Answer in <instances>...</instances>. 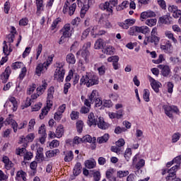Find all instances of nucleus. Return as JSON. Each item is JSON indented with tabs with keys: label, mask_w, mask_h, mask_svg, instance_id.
<instances>
[{
	"label": "nucleus",
	"mask_w": 181,
	"mask_h": 181,
	"mask_svg": "<svg viewBox=\"0 0 181 181\" xmlns=\"http://www.w3.org/2000/svg\"><path fill=\"white\" fill-rule=\"evenodd\" d=\"M98 76L91 73H86L80 79V86H86V87H93L97 86L100 83Z\"/></svg>",
	"instance_id": "nucleus-1"
},
{
	"label": "nucleus",
	"mask_w": 181,
	"mask_h": 181,
	"mask_svg": "<svg viewBox=\"0 0 181 181\" xmlns=\"http://www.w3.org/2000/svg\"><path fill=\"white\" fill-rule=\"evenodd\" d=\"M60 32L62 35L60 37L59 45H63V43H64V40L67 39V37H71L73 33H74V28L71 27L70 23H66L60 30Z\"/></svg>",
	"instance_id": "nucleus-2"
},
{
	"label": "nucleus",
	"mask_w": 181,
	"mask_h": 181,
	"mask_svg": "<svg viewBox=\"0 0 181 181\" xmlns=\"http://www.w3.org/2000/svg\"><path fill=\"white\" fill-rule=\"evenodd\" d=\"M12 115H9V117H7L4 122L5 125H11V127L13 129V132L16 134L18 132V129H23V128H26L28 125L27 121H23L21 123L18 125V122L12 119Z\"/></svg>",
	"instance_id": "nucleus-3"
},
{
	"label": "nucleus",
	"mask_w": 181,
	"mask_h": 181,
	"mask_svg": "<svg viewBox=\"0 0 181 181\" xmlns=\"http://www.w3.org/2000/svg\"><path fill=\"white\" fill-rule=\"evenodd\" d=\"M76 0H66L64 4L62 13L69 16H73L77 8V4L74 3Z\"/></svg>",
	"instance_id": "nucleus-4"
},
{
	"label": "nucleus",
	"mask_w": 181,
	"mask_h": 181,
	"mask_svg": "<svg viewBox=\"0 0 181 181\" xmlns=\"http://www.w3.org/2000/svg\"><path fill=\"white\" fill-rule=\"evenodd\" d=\"M57 69L54 74V78L57 81H63L64 80V74L66 71L64 70V62H56Z\"/></svg>",
	"instance_id": "nucleus-5"
},
{
	"label": "nucleus",
	"mask_w": 181,
	"mask_h": 181,
	"mask_svg": "<svg viewBox=\"0 0 181 181\" xmlns=\"http://www.w3.org/2000/svg\"><path fill=\"white\" fill-rule=\"evenodd\" d=\"M117 5H118V0H110L109 1L100 4L99 8L102 11H106L110 16L112 15V8L117 6Z\"/></svg>",
	"instance_id": "nucleus-6"
},
{
	"label": "nucleus",
	"mask_w": 181,
	"mask_h": 181,
	"mask_svg": "<svg viewBox=\"0 0 181 181\" xmlns=\"http://www.w3.org/2000/svg\"><path fill=\"white\" fill-rule=\"evenodd\" d=\"M163 110H164V112L168 118H173V113L179 115L180 114V110L179 107L176 105H163Z\"/></svg>",
	"instance_id": "nucleus-7"
},
{
	"label": "nucleus",
	"mask_w": 181,
	"mask_h": 181,
	"mask_svg": "<svg viewBox=\"0 0 181 181\" xmlns=\"http://www.w3.org/2000/svg\"><path fill=\"white\" fill-rule=\"evenodd\" d=\"M149 32H151V29H149L148 27L146 25L134 26L130 28L129 35L134 36V35H135V33L146 35V33H149Z\"/></svg>",
	"instance_id": "nucleus-8"
},
{
	"label": "nucleus",
	"mask_w": 181,
	"mask_h": 181,
	"mask_svg": "<svg viewBox=\"0 0 181 181\" xmlns=\"http://www.w3.org/2000/svg\"><path fill=\"white\" fill-rule=\"evenodd\" d=\"M132 165L136 170H141L145 166V160L139 158V154H136L132 159Z\"/></svg>",
	"instance_id": "nucleus-9"
},
{
	"label": "nucleus",
	"mask_w": 181,
	"mask_h": 181,
	"mask_svg": "<svg viewBox=\"0 0 181 181\" xmlns=\"http://www.w3.org/2000/svg\"><path fill=\"white\" fill-rule=\"evenodd\" d=\"M160 49L163 50L164 53L170 54L173 52V46L170 41L163 40L160 44Z\"/></svg>",
	"instance_id": "nucleus-10"
},
{
	"label": "nucleus",
	"mask_w": 181,
	"mask_h": 181,
	"mask_svg": "<svg viewBox=\"0 0 181 181\" xmlns=\"http://www.w3.org/2000/svg\"><path fill=\"white\" fill-rule=\"evenodd\" d=\"M47 88V83L46 81H42V86H40L37 88V93H35L31 95V100H36L38 97H40L42 94L45 93V90Z\"/></svg>",
	"instance_id": "nucleus-11"
},
{
	"label": "nucleus",
	"mask_w": 181,
	"mask_h": 181,
	"mask_svg": "<svg viewBox=\"0 0 181 181\" xmlns=\"http://www.w3.org/2000/svg\"><path fill=\"white\" fill-rule=\"evenodd\" d=\"M135 19L134 18H128L126 19L124 22L118 23L117 25L122 29H129V26H132L135 24Z\"/></svg>",
	"instance_id": "nucleus-12"
},
{
	"label": "nucleus",
	"mask_w": 181,
	"mask_h": 181,
	"mask_svg": "<svg viewBox=\"0 0 181 181\" xmlns=\"http://www.w3.org/2000/svg\"><path fill=\"white\" fill-rule=\"evenodd\" d=\"M158 69L161 70V74L163 77H168V76L172 73L170 71V67L168 65L160 64L158 66Z\"/></svg>",
	"instance_id": "nucleus-13"
},
{
	"label": "nucleus",
	"mask_w": 181,
	"mask_h": 181,
	"mask_svg": "<svg viewBox=\"0 0 181 181\" xmlns=\"http://www.w3.org/2000/svg\"><path fill=\"white\" fill-rule=\"evenodd\" d=\"M1 162L4 164V168L6 170H11L13 168V163L6 156H3Z\"/></svg>",
	"instance_id": "nucleus-14"
},
{
	"label": "nucleus",
	"mask_w": 181,
	"mask_h": 181,
	"mask_svg": "<svg viewBox=\"0 0 181 181\" xmlns=\"http://www.w3.org/2000/svg\"><path fill=\"white\" fill-rule=\"evenodd\" d=\"M35 5L37 7L36 13L37 16H40V15L42 14V12L45 11V4L43 0H35Z\"/></svg>",
	"instance_id": "nucleus-15"
},
{
	"label": "nucleus",
	"mask_w": 181,
	"mask_h": 181,
	"mask_svg": "<svg viewBox=\"0 0 181 181\" xmlns=\"http://www.w3.org/2000/svg\"><path fill=\"white\" fill-rule=\"evenodd\" d=\"M150 83L151 86L154 90L155 93H158L159 91V88H160V86H162V83H160L159 81L155 80L153 78L150 77Z\"/></svg>",
	"instance_id": "nucleus-16"
},
{
	"label": "nucleus",
	"mask_w": 181,
	"mask_h": 181,
	"mask_svg": "<svg viewBox=\"0 0 181 181\" xmlns=\"http://www.w3.org/2000/svg\"><path fill=\"white\" fill-rule=\"evenodd\" d=\"M9 76H11V67L7 66L4 72L0 76V78L3 81V83H6L9 79Z\"/></svg>",
	"instance_id": "nucleus-17"
},
{
	"label": "nucleus",
	"mask_w": 181,
	"mask_h": 181,
	"mask_svg": "<svg viewBox=\"0 0 181 181\" xmlns=\"http://www.w3.org/2000/svg\"><path fill=\"white\" fill-rule=\"evenodd\" d=\"M96 125H98V128L100 129H107V128L110 127V124L105 122L104 121V118L101 117L98 118Z\"/></svg>",
	"instance_id": "nucleus-18"
},
{
	"label": "nucleus",
	"mask_w": 181,
	"mask_h": 181,
	"mask_svg": "<svg viewBox=\"0 0 181 181\" xmlns=\"http://www.w3.org/2000/svg\"><path fill=\"white\" fill-rule=\"evenodd\" d=\"M97 119L94 116V113L90 112L88 116V125L92 127V125H97Z\"/></svg>",
	"instance_id": "nucleus-19"
},
{
	"label": "nucleus",
	"mask_w": 181,
	"mask_h": 181,
	"mask_svg": "<svg viewBox=\"0 0 181 181\" xmlns=\"http://www.w3.org/2000/svg\"><path fill=\"white\" fill-rule=\"evenodd\" d=\"M50 107H52V104L47 103V106L42 110V112L39 115L40 119H43L45 116L49 113V111H50Z\"/></svg>",
	"instance_id": "nucleus-20"
},
{
	"label": "nucleus",
	"mask_w": 181,
	"mask_h": 181,
	"mask_svg": "<svg viewBox=\"0 0 181 181\" xmlns=\"http://www.w3.org/2000/svg\"><path fill=\"white\" fill-rule=\"evenodd\" d=\"M172 17H170L168 15H166L160 17L159 19V22L164 25H170V23H172Z\"/></svg>",
	"instance_id": "nucleus-21"
},
{
	"label": "nucleus",
	"mask_w": 181,
	"mask_h": 181,
	"mask_svg": "<svg viewBox=\"0 0 181 181\" xmlns=\"http://www.w3.org/2000/svg\"><path fill=\"white\" fill-rule=\"evenodd\" d=\"M154 16H156V14L151 11H144L141 13V19H148V18H153Z\"/></svg>",
	"instance_id": "nucleus-22"
},
{
	"label": "nucleus",
	"mask_w": 181,
	"mask_h": 181,
	"mask_svg": "<svg viewBox=\"0 0 181 181\" xmlns=\"http://www.w3.org/2000/svg\"><path fill=\"white\" fill-rule=\"evenodd\" d=\"M66 62L68 64H76V56L73 53H69L66 56Z\"/></svg>",
	"instance_id": "nucleus-23"
},
{
	"label": "nucleus",
	"mask_w": 181,
	"mask_h": 181,
	"mask_svg": "<svg viewBox=\"0 0 181 181\" xmlns=\"http://www.w3.org/2000/svg\"><path fill=\"white\" fill-rule=\"evenodd\" d=\"M104 46H105V42H104V40L99 38L95 42L94 49L99 50V49H103Z\"/></svg>",
	"instance_id": "nucleus-24"
},
{
	"label": "nucleus",
	"mask_w": 181,
	"mask_h": 181,
	"mask_svg": "<svg viewBox=\"0 0 181 181\" xmlns=\"http://www.w3.org/2000/svg\"><path fill=\"white\" fill-rule=\"evenodd\" d=\"M102 52L104 54L112 56V54H114V47L111 45H107L103 49Z\"/></svg>",
	"instance_id": "nucleus-25"
},
{
	"label": "nucleus",
	"mask_w": 181,
	"mask_h": 181,
	"mask_svg": "<svg viewBox=\"0 0 181 181\" xmlns=\"http://www.w3.org/2000/svg\"><path fill=\"white\" fill-rule=\"evenodd\" d=\"M26 173L21 170L17 172L16 180L26 181Z\"/></svg>",
	"instance_id": "nucleus-26"
},
{
	"label": "nucleus",
	"mask_w": 181,
	"mask_h": 181,
	"mask_svg": "<svg viewBox=\"0 0 181 181\" xmlns=\"http://www.w3.org/2000/svg\"><path fill=\"white\" fill-rule=\"evenodd\" d=\"M47 70V66H46V64H39L35 69V73L37 76H40V74H42V71H43V70Z\"/></svg>",
	"instance_id": "nucleus-27"
},
{
	"label": "nucleus",
	"mask_w": 181,
	"mask_h": 181,
	"mask_svg": "<svg viewBox=\"0 0 181 181\" xmlns=\"http://www.w3.org/2000/svg\"><path fill=\"white\" fill-rule=\"evenodd\" d=\"M100 98L98 97V91L97 90H93L91 93L88 95V99L90 103H94V100Z\"/></svg>",
	"instance_id": "nucleus-28"
},
{
	"label": "nucleus",
	"mask_w": 181,
	"mask_h": 181,
	"mask_svg": "<svg viewBox=\"0 0 181 181\" xmlns=\"http://www.w3.org/2000/svg\"><path fill=\"white\" fill-rule=\"evenodd\" d=\"M57 138H62L64 134V127L59 124L56 129Z\"/></svg>",
	"instance_id": "nucleus-29"
},
{
	"label": "nucleus",
	"mask_w": 181,
	"mask_h": 181,
	"mask_svg": "<svg viewBox=\"0 0 181 181\" xmlns=\"http://www.w3.org/2000/svg\"><path fill=\"white\" fill-rule=\"evenodd\" d=\"M81 169H82L81 163H76V164L74 168V171H73L74 176H78V175L81 173Z\"/></svg>",
	"instance_id": "nucleus-30"
},
{
	"label": "nucleus",
	"mask_w": 181,
	"mask_h": 181,
	"mask_svg": "<svg viewBox=\"0 0 181 181\" xmlns=\"http://www.w3.org/2000/svg\"><path fill=\"white\" fill-rule=\"evenodd\" d=\"M3 45V53L5 56H9V54H11L12 52V48H11L10 47L9 49H8V45H6V41H4Z\"/></svg>",
	"instance_id": "nucleus-31"
},
{
	"label": "nucleus",
	"mask_w": 181,
	"mask_h": 181,
	"mask_svg": "<svg viewBox=\"0 0 181 181\" xmlns=\"http://www.w3.org/2000/svg\"><path fill=\"white\" fill-rule=\"evenodd\" d=\"M26 73H28V69H26V66H23L20 72V74L18 77L19 81H22L25 77H26Z\"/></svg>",
	"instance_id": "nucleus-32"
},
{
	"label": "nucleus",
	"mask_w": 181,
	"mask_h": 181,
	"mask_svg": "<svg viewBox=\"0 0 181 181\" xmlns=\"http://www.w3.org/2000/svg\"><path fill=\"white\" fill-rule=\"evenodd\" d=\"M74 159V153L71 151H67L64 157L65 162H71Z\"/></svg>",
	"instance_id": "nucleus-33"
},
{
	"label": "nucleus",
	"mask_w": 181,
	"mask_h": 181,
	"mask_svg": "<svg viewBox=\"0 0 181 181\" xmlns=\"http://www.w3.org/2000/svg\"><path fill=\"white\" fill-rule=\"evenodd\" d=\"M33 139H35V134L30 133L26 137L21 139V142H33Z\"/></svg>",
	"instance_id": "nucleus-34"
},
{
	"label": "nucleus",
	"mask_w": 181,
	"mask_h": 181,
	"mask_svg": "<svg viewBox=\"0 0 181 181\" xmlns=\"http://www.w3.org/2000/svg\"><path fill=\"white\" fill-rule=\"evenodd\" d=\"M108 139H110V135L108 134H105L103 136L98 137L97 141L98 144H105Z\"/></svg>",
	"instance_id": "nucleus-35"
},
{
	"label": "nucleus",
	"mask_w": 181,
	"mask_h": 181,
	"mask_svg": "<svg viewBox=\"0 0 181 181\" xmlns=\"http://www.w3.org/2000/svg\"><path fill=\"white\" fill-rule=\"evenodd\" d=\"M85 166L88 169H94L95 168V160H87L85 162Z\"/></svg>",
	"instance_id": "nucleus-36"
},
{
	"label": "nucleus",
	"mask_w": 181,
	"mask_h": 181,
	"mask_svg": "<svg viewBox=\"0 0 181 181\" xmlns=\"http://www.w3.org/2000/svg\"><path fill=\"white\" fill-rule=\"evenodd\" d=\"M8 101H10L13 105V111H16V110H18V101L16 100V98H15V97L11 96L8 98Z\"/></svg>",
	"instance_id": "nucleus-37"
},
{
	"label": "nucleus",
	"mask_w": 181,
	"mask_h": 181,
	"mask_svg": "<svg viewBox=\"0 0 181 181\" xmlns=\"http://www.w3.org/2000/svg\"><path fill=\"white\" fill-rule=\"evenodd\" d=\"M112 152H115L117 155H120L121 153L124 152V148L119 147L118 146H113L111 147Z\"/></svg>",
	"instance_id": "nucleus-38"
},
{
	"label": "nucleus",
	"mask_w": 181,
	"mask_h": 181,
	"mask_svg": "<svg viewBox=\"0 0 181 181\" xmlns=\"http://www.w3.org/2000/svg\"><path fill=\"white\" fill-rule=\"evenodd\" d=\"M81 56L83 59H84L86 63H88L90 62L89 57H90V52L87 49L83 50L81 52Z\"/></svg>",
	"instance_id": "nucleus-39"
},
{
	"label": "nucleus",
	"mask_w": 181,
	"mask_h": 181,
	"mask_svg": "<svg viewBox=\"0 0 181 181\" xmlns=\"http://www.w3.org/2000/svg\"><path fill=\"white\" fill-rule=\"evenodd\" d=\"M171 138L172 144H176V142L180 139L181 134L180 132H175L172 135Z\"/></svg>",
	"instance_id": "nucleus-40"
},
{
	"label": "nucleus",
	"mask_w": 181,
	"mask_h": 181,
	"mask_svg": "<svg viewBox=\"0 0 181 181\" xmlns=\"http://www.w3.org/2000/svg\"><path fill=\"white\" fill-rule=\"evenodd\" d=\"M124 156L127 162H129L131 156H132V150L131 148H127L124 153Z\"/></svg>",
	"instance_id": "nucleus-41"
},
{
	"label": "nucleus",
	"mask_w": 181,
	"mask_h": 181,
	"mask_svg": "<svg viewBox=\"0 0 181 181\" xmlns=\"http://www.w3.org/2000/svg\"><path fill=\"white\" fill-rule=\"evenodd\" d=\"M54 94V87L51 86L47 90V100L50 103V100H53V95Z\"/></svg>",
	"instance_id": "nucleus-42"
},
{
	"label": "nucleus",
	"mask_w": 181,
	"mask_h": 181,
	"mask_svg": "<svg viewBox=\"0 0 181 181\" xmlns=\"http://www.w3.org/2000/svg\"><path fill=\"white\" fill-rule=\"evenodd\" d=\"M129 175V171L128 170H119L117 173V177H119V179H122V177H127Z\"/></svg>",
	"instance_id": "nucleus-43"
},
{
	"label": "nucleus",
	"mask_w": 181,
	"mask_h": 181,
	"mask_svg": "<svg viewBox=\"0 0 181 181\" xmlns=\"http://www.w3.org/2000/svg\"><path fill=\"white\" fill-rule=\"evenodd\" d=\"M107 20L108 16H107L106 14H102L99 18L98 24L102 25V26H103Z\"/></svg>",
	"instance_id": "nucleus-44"
},
{
	"label": "nucleus",
	"mask_w": 181,
	"mask_h": 181,
	"mask_svg": "<svg viewBox=\"0 0 181 181\" xmlns=\"http://www.w3.org/2000/svg\"><path fill=\"white\" fill-rule=\"evenodd\" d=\"M42 50H43V45L42 44H39L37 48L35 49L36 52V60L39 59V56H40L42 53Z\"/></svg>",
	"instance_id": "nucleus-45"
},
{
	"label": "nucleus",
	"mask_w": 181,
	"mask_h": 181,
	"mask_svg": "<svg viewBox=\"0 0 181 181\" xmlns=\"http://www.w3.org/2000/svg\"><path fill=\"white\" fill-rule=\"evenodd\" d=\"M83 127H84V123L83 122V121L79 120L76 122V129L79 134H81V132H83Z\"/></svg>",
	"instance_id": "nucleus-46"
},
{
	"label": "nucleus",
	"mask_w": 181,
	"mask_h": 181,
	"mask_svg": "<svg viewBox=\"0 0 181 181\" xmlns=\"http://www.w3.org/2000/svg\"><path fill=\"white\" fill-rule=\"evenodd\" d=\"M16 155H18L19 156H25V153H26V148H18L16 150Z\"/></svg>",
	"instance_id": "nucleus-47"
},
{
	"label": "nucleus",
	"mask_w": 181,
	"mask_h": 181,
	"mask_svg": "<svg viewBox=\"0 0 181 181\" xmlns=\"http://www.w3.org/2000/svg\"><path fill=\"white\" fill-rule=\"evenodd\" d=\"M88 9H90L88 5L85 4L84 6H82L81 10V18H84V16H86V13H87V11H88Z\"/></svg>",
	"instance_id": "nucleus-48"
},
{
	"label": "nucleus",
	"mask_w": 181,
	"mask_h": 181,
	"mask_svg": "<svg viewBox=\"0 0 181 181\" xmlns=\"http://www.w3.org/2000/svg\"><path fill=\"white\" fill-rule=\"evenodd\" d=\"M149 95H150L149 90L144 89L143 91V98L144 101H146V103H149V100H150Z\"/></svg>",
	"instance_id": "nucleus-49"
},
{
	"label": "nucleus",
	"mask_w": 181,
	"mask_h": 181,
	"mask_svg": "<svg viewBox=\"0 0 181 181\" xmlns=\"http://www.w3.org/2000/svg\"><path fill=\"white\" fill-rule=\"evenodd\" d=\"M35 124H36V120H35V119H31L28 124V132L33 131Z\"/></svg>",
	"instance_id": "nucleus-50"
},
{
	"label": "nucleus",
	"mask_w": 181,
	"mask_h": 181,
	"mask_svg": "<svg viewBox=\"0 0 181 181\" xmlns=\"http://www.w3.org/2000/svg\"><path fill=\"white\" fill-rule=\"evenodd\" d=\"M99 29H100V26L94 25L93 28H92V30L90 31V35H92L93 37H97V35L98 33Z\"/></svg>",
	"instance_id": "nucleus-51"
},
{
	"label": "nucleus",
	"mask_w": 181,
	"mask_h": 181,
	"mask_svg": "<svg viewBox=\"0 0 181 181\" xmlns=\"http://www.w3.org/2000/svg\"><path fill=\"white\" fill-rule=\"evenodd\" d=\"M165 35L166 36V37H168L169 39L173 40V42H174L175 43H177V40L175 38L173 34L170 31H165Z\"/></svg>",
	"instance_id": "nucleus-52"
},
{
	"label": "nucleus",
	"mask_w": 181,
	"mask_h": 181,
	"mask_svg": "<svg viewBox=\"0 0 181 181\" xmlns=\"http://www.w3.org/2000/svg\"><path fill=\"white\" fill-rule=\"evenodd\" d=\"M93 141H95V138L93 139V137L88 134L82 137V142H89L90 144Z\"/></svg>",
	"instance_id": "nucleus-53"
},
{
	"label": "nucleus",
	"mask_w": 181,
	"mask_h": 181,
	"mask_svg": "<svg viewBox=\"0 0 181 181\" xmlns=\"http://www.w3.org/2000/svg\"><path fill=\"white\" fill-rule=\"evenodd\" d=\"M79 43L78 41H74V43L71 45L70 52L76 53L77 49H78Z\"/></svg>",
	"instance_id": "nucleus-54"
},
{
	"label": "nucleus",
	"mask_w": 181,
	"mask_h": 181,
	"mask_svg": "<svg viewBox=\"0 0 181 181\" xmlns=\"http://www.w3.org/2000/svg\"><path fill=\"white\" fill-rule=\"evenodd\" d=\"M157 20L156 18H151L146 21V25L152 28V26H155L156 25Z\"/></svg>",
	"instance_id": "nucleus-55"
},
{
	"label": "nucleus",
	"mask_w": 181,
	"mask_h": 181,
	"mask_svg": "<svg viewBox=\"0 0 181 181\" xmlns=\"http://www.w3.org/2000/svg\"><path fill=\"white\" fill-rule=\"evenodd\" d=\"M8 43H10L9 46L11 47V43H13V40L15 39V34L10 33L6 37Z\"/></svg>",
	"instance_id": "nucleus-56"
},
{
	"label": "nucleus",
	"mask_w": 181,
	"mask_h": 181,
	"mask_svg": "<svg viewBox=\"0 0 181 181\" xmlns=\"http://www.w3.org/2000/svg\"><path fill=\"white\" fill-rule=\"evenodd\" d=\"M22 66H23V63H22L21 62H16L12 64L11 68L13 69V70H18V69H21Z\"/></svg>",
	"instance_id": "nucleus-57"
},
{
	"label": "nucleus",
	"mask_w": 181,
	"mask_h": 181,
	"mask_svg": "<svg viewBox=\"0 0 181 181\" xmlns=\"http://www.w3.org/2000/svg\"><path fill=\"white\" fill-rule=\"evenodd\" d=\"M29 23V19L28 18H23L21 19L18 22L19 26H28Z\"/></svg>",
	"instance_id": "nucleus-58"
},
{
	"label": "nucleus",
	"mask_w": 181,
	"mask_h": 181,
	"mask_svg": "<svg viewBox=\"0 0 181 181\" xmlns=\"http://www.w3.org/2000/svg\"><path fill=\"white\" fill-rule=\"evenodd\" d=\"M115 172V170H114V168H110V169L107 170L105 173L106 178L110 179V177H114Z\"/></svg>",
	"instance_id": "nucleus-59"
},
{
	"label": "nucleus",
	"mask_w": 181,
	"mask_h": 181,
	"mask_svg": "<svg viewBox=\"0 0 181 181\" xmlns=\"http://www.w3.org/2000/svg\"><path fill=\"white\" fill-rule=\"evenodd\" d=\"M151 43H153L156 46L159 44V41L160 40V37H158V35H151Z\"/></svg>",
	"instance_id": "nucleus-60"
},
{
	"label": "nucleus",
	"mask_w": 181,
	"mask_h": 181,
	"mask_svg": "<svg viewBox=\"0 0 181 181\" xmlns=\"http://www.w3.org/2000/svg\"><path fill=\"white\" fill-rule=\"evenodd\" d=\"M119 61V57L118 56H112L107 58V62H109V63H118Z\"/></svg>",
	"instance_id": "nucleus-61"
},
{
	"label": "nucleus",
	"mask_w": 181,
	"mask_h": 181,
	"mask_svg": "<svg viewBox=\"0 0 181 181\" xmlns=\"http://www.w3.org/2000/svg\"><path fill=\"white\" fill-rule=\"evenodd\" d=\"M11 132H12L11 129H6L4 131H3L1 135H2L3 138H9Z\"/></svg>",
	"instance_id": "nucleus-62"
},
{
	"label": "nucleus",
	"mask_w": 181,
	"mask_h": 181,
	"mask_svg": "<svg viewBox=\"0 0 181 181\" xmlns=\"http://www.w3.org/2000/svg\"><path fill=\"white\" fill-rule=\"evenodd\" d=\"M79 115H80V113L78 112L72 111L71 113L70 114L71 119H72V121L78 119Z\"/></svg>",
	"instance_id": "nucleus-63"
},
{
	"label": "nucleus",
	"mask_w": 181,
	"mask_h": 181,
	"mask_svg": "<svg viewBox=\"0 0 181 181\" xmlns=\"http://www.w3.org/2000/svg\"><path fill=\"white\" fill-rule=\"evenodd\" d=\"M36 90V84L33 83L31 86H29L28 90H27V94L28 95H30V94H33V93Z\"/></svg>",
	"instance_id": "nucleus-64"
}]
</instances>
